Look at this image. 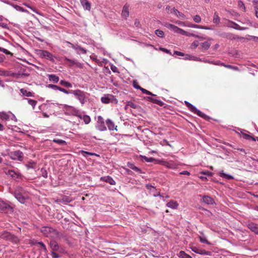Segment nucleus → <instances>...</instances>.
<instances>
[{"label": "nucleus", "instance_id": "nucleus-12", "mask_svg": "<svg viewBox=\"0 0 258 258\" xmlns=\"http://www.w3.org/2000/svg\"><path fill=\"white\" fill-rule=\"evenodd\" d=\"M100 179L105 182L109 183L111 185H115L116 183L113 178L109 176L101 177Z\"/></svg>", "mask_w": 258, "mask_h": 258}, {"label": "nucleus", "instance_id": "nucleus-55", "mask_svg": "<svg viewBox=\"0 0 258 258\" xmlns=\"http://www.w3.org/2000/svg\"><path fill=\"white\" fill-rule=\"evenodd\" d=\"M254 11L255 13V16L258 18V7L257 6H254Z\"/></svg>", "mask_w": 258, "mask_h": 258}, {"label": "nucleus", "instance_id": "nucleus-3", "mask_svg": "<svg viewBox=\"0 0 258 258\" xmlns=\"http://www.w3.org/2000/svg\"><path fill=\"white\" fill-rule=\"evenodd\" d=\"M18 191L19 192L17 193V200L21 203L24 204L28 197L27 194L23 191L22 187H17Z\"/></svg>", "mask_w": 258, "mask_h": 258}, {"label": "nucleus", "instance_id": "nucleus-33", "mask_svg": "<svg viewBox=\"0 0 258 258\" xmlns=\"http://www.w3.org/2000/svg\"><path fill=\"white\" fill-rule=\"evenodd\" d=\"M242 137L246 140H251L253 141H256V139L254 137L245 133L242 134Z\"/></svg>", "mask_w": 258, "mask_h": 258}, {"label": "nucleus", "instance_id": "nucleus-15", "mask_svg": "<svg viewBox=\"0 0 258 258\" xmlns=\"http://www.w3.org/2000/svg\"><path fill=\"white\" fill-rule=\"evenodd\" d=\"M178 205L179 204L176 201L173 200L169 201L166 204L167 207L173 209H176L178 208Z\"/></svg>", "mask_w": 258, "mask_h": 258}, {"label": "nucleus", "instance_id": "nucleus-29", "mask_svg": "<svg viewBox=\"0 0 258 258\" xmlns=\"http://www.w3.org/2000/svg\"><path fill=\"white\" fill-rule=\"evenodd\" d=\"M52 141L54 143H57L60 145H67L66 142L62 140L54 139L52 140Z\"/></svg>", "mask_w": 258, "mask_h": 258}, {"label": "nucleus", "instance_id": "nucleus-19", "mask_svg": "<svg viewBox=\"0 0 258 258\" xmlns=\"http://www.w3.org/2000/svg\"><path fill=\"white\" fill-rule=\"evenodd\" d=\"M48 87L49 88H52V89H56V90H58L62 92H63L66 94H68L69 93V91L68 90H67L66 89H64L62 88H61L59 86H57L55 85H52V84H49Z\"/></svg>", "mask_w": 258, "mask_h": 258}, {"label": "nucleus", "instance_id": "nucleus-35", "mask_svg": "<svg viewBox=\"0 0 258 258\" xmlns=\"http://www.w3.org/2000/svg\"><path fill=\"white\" fill-rule=\"evenodd\" d=\"M220 64L226 68L230 69H233L234 70H238V68L237 67L233 66L229 64H225L223 63H221Z\"/></svg>", "mask_w": 258, "mask_h": 258}, {"label": "nucleus", "instance_id": "nucleus-58", "mask_svg": "<svg viewBox=\"0 0 258 258\" xmlns=\"http://www.w3.org/2000/svg\"><path fill=\"white\" fill-rule=\"evenodd\" d=\"M134 171H136V172H138L140 173H143V172L141 170V169H140L139 168H138V167L137 166H135V167L133 169Z\"/></svg>", "mask_w": 258, "mask_h": 258}, {"label": "nucleus", "instance_id": "nucleus-41", "mask_svg": "<svg viewBox=\"0 0 258 258\" xmlns=\"http://www.w3.org/2000/svg\"><path fill=\"white\" fill-rule=\"evenodd\" d=\"M220 176L228 179H232L233 177L231 175H227L224 173H220Z\"/></svg>", "mask_w": 258, "mask_h": 258}, {"label": "nucleus", "instance_id": "nucleus-48", "mask_svg": "<svg viewBox=\"0 0 258 258\" xmlns=\"http://www.w3.org/2000/svg\"><path fill=\"white\" fill-rule=\"evenodd\" d=\"M146 187L147 188V189H148V190H150L151 191L152 190H156L155 187L154 186H152V185H151L150 184H146Z\"/></svg>", "mask_w": 258, "mask_h": 258}, {"label": "nucleus", "instance_id": "nucleus-46", "mask_svg": "<svg viewBox=\"0 0 258 258\" xmlns=\"http://www.w3.org/2000/svg\"><path fill=\"white\" fill-rule=\"evenodd\" d=\"M0 51H2L7 54H11V55H12V53L11 52H10L9 51H8L7 49L2 48V47H0Z\"/></svg>", "mask_w": 258, "mask_h": 258}, {"label": "nucleus", "instance_id": "nucleus-63", "mask_svg": "<svg viewBox=\"0 0 258 258\" xmlns=\"http://www.w3.org/2000/svg\"><path fill=\"white\" fill-rule=\"evenodd\" d=\"M180 174L189 175L190 173L187 171H183L181 172H180Z\"/></svg>", "mask_w": 258, "mask_h": 258}, {"label": "nucleus", "instance_id": "nucleus-18", "mask_svg": "<svg viewBox=\"0 0 258 258\" xmlns=\"http://www.w3.org/2000/svg\"><path fill=\"white\" fill-rule=\"evenodd\" d=\"M113 96L107 95L106 96L102 97L101 98V100L102 103L107 104L109 103L112 99Z\"/></svg>", "mask_w": 258, "mask_h": 258}, {"label": "nucleus", "instance_id": "nucleus-7", "mask_svg": "<svg viewBox=\"0 0 258 258\" xmlns=\"http://www.w3.org/2000/svg\"><path fill=\"white\" fill-rule=\"evenodd\" d=\"M191 249L192 251L201 255H211L212 254L211 251H206L205 249H200L196 246L191 247Z\"/></svg>", "mask_w": 258, "mask_h": 258}, {"label": "nucleus", "instance_id": "nucleus-16", "mask_svg": "<svg viewBox=\"0 0 258 258\" xmlns=\"http://www.w3.org/2000/svg\"><path fill=\"white\" fill-rule=\"evenodd\" d=\"M248 227L255 234H258V225L253 223L248 224Z\"/></svg>", "mask_w": 258, "mask_h": 258}, {"label": "nucleus", "instance_id": "nucleus-44", "mask_svg": "<svg viewBox=\"0 0 258 258\" xmlns=\"http://www.w3.org/2000/svg\"><path fill=\"white\" fill-rule=\"evenodd\" d=\"M193 19L196 23H200L201 21V18L199 15H196L194 17Z\"/></svg>", "mask_w": 258, "mask_h": 258}, {"label": "nucleus", "instance_id": "nucleus-10", "mask_svg": "<svg viewBox=\"0 0 258 258\" xmlns=\"http://www.w3.org/2000/svg\"><path fill=\"white\" fill-rule=\"evenodd\" d=\"M129 8L130 6L127 4H125L123 7L121 16L125 19L129 16Z\"/></svg>", "mask_w": 258, "mask_h": 258}, {"label": "nucleus", "instance_id": "nucleus-61", "mask_svg": "<svg viewBox=\"0 0 258 258\" xmlns=\"http://www.w3.org/2000/svg\"><path fill=\"white\" fill-rule=\"evenodd\" d=\"M178 33L183 35H184V34H186V31L181 28H180L179 30H178Z\"/></svg>", "mask_w": 258, "mask_h": 258}, {"label": "nucleus", "instance_id": "nucleus-34", "mask_svg": "<svg viewBox=\"0 0 258 258\" xmlns=\"http://www.w3.org/2000/svg\"><path fill=\"white\" fill-rule=\"evenodd\" d=\"M6 174L8 175H10L11 177H12L15 179V175H16V172L14 170H9L8 172H6Z\"/></svg>", "mask_w": 258, "mask_h": 258}, {"label": "nucleus", "instance_id": "nucleus-62", "mask_svg": "<svg viewBox=\"0 0 258 258\" xmlns=\"http://www.w3.org/2000/svg\"><path fill=\"white\" fill-rule=\"evenodd\" d=\"M160 50L167 53H170V50L164 48H160Z\"/></svg>", "mask_w": 258, "mask_h": 258}, {"label": "nucleus", "instance_id": "nucleus-40", "mask_svg": "<svg viewBox=\"0 0 258 258\" xmlns=\"http://www.w3.org/2000/svg\"><path fill=\"white\" fill-rule=\"evenodd\" d=\"M17 160L20 161L23 160V154L22 152H20L19 150H17Z\"/></svg>", "mask_w": 258, "mask_h": 258}, {"label": "nucleus", "instance_id": "nucleus-31", "mask_svg": "<svg viewBox=\"0 0 258 258\" xmlns=\"http://www.w3.org/2000/svg\"><path fill=\"white\" fill-rule=\"evenodd\" d=\"M140 158L142 159L145 160L147 162H152L155 160V159L152 157L148 158L145 156L140 155Z\"/></svg>", "mask_w": 258, "mask_h": 258}, {"label": "nucleus", "instance_id": "nucleus-53", "mask_svg": "<svg viewBox=\"0 0 258 258\" xmlns=\"http://www.w3.org/2000/svg\"><path fill=\"white\" fill-rule=\"evenodd\" d=\"M0 116L2 118L6 120L9 118V116L6 113H2L1 114H0Z\"/></svg>", "mask_w": 258, "mask_h": 258}, {"label": "nucleus", "instance_id": "nucleus-8", "mask_svg": "<svg viewBox=\"0 0 258 258\" xmlns=\"http://www.w3.org/2000/svg\"><path fill=\"white\" fill-rule=\"evenodd\" d=\"M160 163L162 165L170 169L176 168L178 165V164L173 161H160Z\"/></svg>", "mask_w": 258, "mask_h": 258}, {"label": "nucleus", "instance_id": "nucleus-42", "mask_svg": "<svg viewBox=\"0 0 258 258\" xmlns=\"http://www.w3.org/2000/svg\"><path fill=\"white\" fill-rule=\"evenodd\" d=\"M127 106H130L131 108L136 109L137 108V105L133 103L132 101H128L127 103Z\"/></svg>", "mask_w": 258, "mask_h": 258}, {"label": "nucleus", "instance_id": "nucleus-17", "mask_svg": "<svg viewBox=\"0 0 258 258\" xmlns=\"http://www.w3.org/2000/svg\"><path fill=\"white\" fill-rule=\"evenodd\" d=\"M203 200L204 203L209 205H212L214 203V200L210 197L204 196L203 197Z\"/></svg>", "mask_w": 258, "mask_h": 258}, {"label": "nucleus", "instance_id": "nucleus-32", "mask_svg": "<svg viewBox=\"0 0 258 258\" xmlns=\"http://www.w3.org/2000/svg\"><path fill=\"white\" fill-rule=\"evenodd\" d=\"M64 60L66 63L67 62L68 63V65L70 67H72L76 64V62L74 60L70 59L67 57L64 58Z\"/></svg>", "mask_w": 258, "mask_h": 258}, {"label": "nucleus", "instance_id": "nucleus-5", "mask_svg": "<svg viewBox=\"0 0 258 258\" xmlns=\"http://www.w3.org/2000/svg\"><path fill=\"white\" fill-rule=\"evenodd\" d=\"M70 92L73 93L76 96H77L78 99L79 100V101L82 104L84 103L85 96V93L83 91L80 90H71Z\"/></svg>", "mask_w": 258, "mask_h": 258}, {"label": "nucleus", "instance_id": "nucleus-24", "mask_svg": "<svg viewBox=\"0 0 258 258\" xmlns=\"http://www.w3.org/2000/svg\"><path fill=\"white\" fill-rule=\"evenodd\" d=\"M48 78L50 81L54 83H57L59 81L58 77L56 76L55 75H49Z\"/></svg>", "mask_w": 258, "mask_h": 258}, {"label": "nucleus", "instance_id": "nucleus-22", "mask_svg": "<svg viewBox=\"0 0 258 258\" xmlns=\"http://www.w3.org/2000/svg\"><path fill=\"white\" fill-rule=\"evenodd\" d=\"M170 13H173L176 16H177L178 17L182 18H183L184 17V14L179 12L177 9H176L175 8H173L171 12Z\"/></svg>", "mask_w": 258, "mask_h": 258}, {"label": "nucleus", "instance_id": "nucleus-20", "mask_svg": "<svg viewBox=\"0 0 258 258\" xmlns=\"http://www.w3.org/2000/svg\"><path fill=\"white\" fill-rule=\"evenodd\" d=\"M20 92L23 96H26L27 97H33L34 96V93L30 91H28L25 89H20Z\"/></svg>", "mask_w": 258, "mask_h": 258}, {"label": "nucleus", "instance_id": "nucleus-9", "mask_svg": "<svg viewBox=\"0 0 258 258\" xmlns=\"http://www.w3.org/2000/svg\"><path fill=\"white\" fill-rule=\"evenodd\" d=\"M97 123L98 124L99 130L100 131H105L106 130L104 119L101 116H98L97 117Z\"/></svg>", "mask_w": 258, "mask_h": 258}, {"label": "nucleus", "instance_id": "nucleus-59", "mask_svg": "<svg viewBox=\"0 0 258 258\" xmlns=\"http://www.w3.org/2000/svg\"><path fill=\"white\" fill-rule=\"evenodd\" d=\"M127 166H128L129 168H131L132 169H133H133H134V168L135 167V166H135L134 164H133V163H127Z\"/></svg>", "mask_w": 258, "mask_h": 258}, {"label": "nucleus", "instance_id": "nucleus-56", "mask_svg": "<svg viewBox=\"0 0 258 258\" xmlns=\"http://www.w3.org/2000/svg\"><path fill=\"white\" fill-rule=\"evenodd\" d=\"M135 25L136 27H141V24H140V21H139V20L138 19H136L135 20Z\"/></svg>", "mask_w": 258, "mask_h": 258}, {"label": "nucleus", "instance_id": "nucleus-4", "mask_svg": "<svg viewBox=\"0 0 258 258\" xmlns=\"http://www.w3.org/2000/svg\"><path fill=\"white\" fill-rule=\"evenodd\" d=\"M37 54L42 58H45L51 61L54 60L53 55L46 50L41 49L38 50L37 51Z\"/></svg>", "mask_w": 258, "mask_h": 258}, {"label": "nucleus", "instance_id": "nucleus-28", "mask_svg": "<svg viewBox=\"0 0 258 258\" xmlns=\"http://www.w3.org/2000/svg\"><path fill=\"white\" fill-rule=\"evenodd\" d=\"M59 83L61 85H62L67 88H71L72 87V84L64 80H61Z\"/></svg>", "mask_w": 258, "mask_h": 258}, {"label": "nucleus", "instance_id": "nucleus-39", "mask_svg": "<svg viewBox=\"0 0 258 258\" xmlns=\"http://www.w3.org/2000/svg\"><path fill=\"white\" fill-rule=\"evenodd\" d=\"M155 34L157 36L160 37H163L164 35V32L159 29H157L155 31Z\"/></svg>", "mask_w": 258, "mask_h": 258}, {"label": "nucleus", "instance_id": "nucleus-51", "mask_svg": "<svg viewBox=\"0 0 258 258\" xmlns=\"http://www.w3.org/2000/svg\"><path fill=\"white\" fill-rule=\"evenodd\" d=\"M201 174L205 175H207V176H211L212 175V172H211L210 171H202L201 172Z\"/></svg>", "mask_w": 258, "mask_h": 258}, {"label": "nucleus", "instance_id": "nucleus-2", "mask_svg": "<svg viewBox=\"0 0 258 258\" xmlns=\"http://www.w3.org/2000/svg\"><path fill=\"white\" fill-rule=\"evenodd\" d=\"M185 104L188 107L190 111H191V112L195 114H197L199 116L204 118H206L207 117V116L205 114L203 113L201 111L197 109L196 107H195L194 105H192L188 102L185 101Z\"/></svg>", "mask_w": 258, "mask_h": 258}, {"label": "nucleus", "instance_id": "nucleus-27", "mask_svg": "<svg viewBox=\"0 0 258 258\" xmlns=\"http://www.w3.org/2000/svg\"><path fill=\"white\" fill-rule=\"evenodd\" d=\"M220 18L219 17L218 14L217 12H215L214 15V18L213 20V23L215 24H219L220 23Z\"/></svg>", "mask_w": 258, "mask_h": 258}, {"label": "nucleus", "instance_id": "nucleus-30", "mask_svg": "<svg viewBox=\"0 0 258 258\" xmlns=\"http://www.w3.org/2000/svg\"><path fill=\"white\" fill-rule=\"evenodd\" d=\"M238 8L242 11L245 12L246 11V8L244 6V4L241 1H238Z\"/></svg>", "mask_w": 258, "mask_h": 258}, {"label": "nucleus", "instance_id": "nucleus-21", "mask_svg": "<svg viewBox=\"0 0 258 258\" xmlns=\"http://www.w3.org/2000/svg\"><path fill=\"white\" fill-rule=\"evenodd\" d=\"M231 23L232 24V25H231L230 27L235 29L238 30H245L247 29V28L241 27L238 24H236L235 22H231Z\"/></svg>", "mask_w": 258, "mask_h": 258}, {"label": "nucleus", "instance_id": "nucleus-47", "mask_svg": "<svg viewBox=\"0 0 258 258\" xmlns=\"http://www.w3.org/2000/svg\"><path fill=\"white\" fill-rule=\"evenodd\" d=\"M200 240L202 243H206L208 244H210V243L205 237H200Z\"/></svg>", "mask_w": 258, "mask_h": 258}, {"label": "nucleus", "instance_id": "nucleus-49", "mask_svg": "<svg viewBox=\"0 0 258 258\" xmlns=\"http://www.w3.org/2000/svg\"><path fill=\"white\" fill-rule=\"evenodd\" d=\"M133 86L136 89H139V90H140V89L141 88V87L139 85V84H138V82H137V81H134V82H133Z\"/></svg>", "mask_w": 258, "mask_h": 258}, {"label": "nucleus", "instance_id": "nucleus-13", "mask_svg": "<svg viewBox=\"0 0 258 258\" xmlns=\"http://www.w3.org/2000/svg\"><path fill=\"white\" fill-rule=\"evenodd\" d=\"M106 124L108 129L110 131L117 130V126H115L114 122L110 120V119H108L106 121Z\"/></svg>", "mask_w": 258, "mask_h": 258}, {"label": "nucleus", "instance_id": "nucleus-50", "mask_svg": "<svg viewBox=\"0 0 258 258\" xmlns=\"http://www.w3.org/2000/svg\"><path fill=\"white\" fill-rule=\"evenodd\" d=\"M153 103L157 104H158V105H159L160 106H162L163 104V103L161 101H160V100H157L156 99H154V100L153 101Z\"/></svg>", "mask_w": 258, "mask_h": 258}, {"label": "nucleus", "instance_id": "nucleus-14", "mask_svg": "<svg viewBox=\"0 0 258 258\" xmlns=\"http://www.w3.org/2000/svg\"><path fill=\"white\" fill-rule=\"evenodd\" d=\"M80 2L85 10L88 11L90 10L91 7V4L88 0H80Z\"/></svg>", "mask_w": 258, "mask_h": 258}, {"label": "nucleus", "instance_id": "nucleus-52", "mask_svg": "<svg viewBox=\"0 0 258 258\" xmlns=\"http://www.w3.org/2000/svg\"><path fill=\"white\" fill-rule=\"evenodd\" d=\"M51 255L52 258H58L59 257V255L55 251H51Z\"/></svg>", "mask_w": 258, "mask_h": 258}, {"label": "nucleus", "instance_id": "nucleus-64", "mask_svg": "<svg viewBox=\"0 0 258 258\" xmlns=\"http://www.w3.org/2000/svg\"><path fill=\"white\" fill-rule=\"evenodd\" d=\"M179 28H178V27L175 26V27H174V29H172V30L175 32V33H178V30H179Z\"/></svg>", "mask_w": 258, "mask_h": 258}, {"label": "nucleus", "instance_id": "nucleus-36", "mask_svg": "<svg viewBox=\"0 0 258 258\" xmlns=\"http://www.w3.org/2000/svg\"><path fill=\"white\" fill-rule=\"evenodd\" d=\"M28 102L29 105H31L32 106L33 109H34L37 103V101L34 100H32V99H28Z\"/></svg>", "mask_w": 258, "mask_h": 258}, {"label": "nucleus", "instance_id": "nucleus-25", "mask_svg": "<svg viewBox=\"0 0 258 258\" xmlns=\"http://www.w3.org/2000/svg\"><path fill=\"white\" fill-rule=\"evenodd\" d=\"M178 256L180 258H192L190 255L186 253L184 251H180L178 254Z\"/></svg>", "mask_w": 258, "mask_h": 258}, {"label": "nucleus", "instance_id": "nucleus-45", "mask_svg": "<svg viewBox=\"0 0 258 258\" xmlns=\"http://www.w3.org/2000/svg\"><path fill=\"white\" fill-rule=\"evenodd\" d=\"M17 51H19V52H22L24 53H25L26 52V51L25 50L22 46H21L20 45H18L17 44Z\"/></svg>", "mask_w": 258, "mask_h": 258}, {"label": "nucleus", "instance_id": "nucleus-26", "mask_svg": "<svg viewBox=\"0 0 258 258\" xmlns=\"http://www.w3.org/2000/svg\"><path fill=\"white\" fill-rule=\"evenodd\" d=\"M190 27L192 28H200V29H206V30H210L211 28L207 26H201L198 25L196 24H191L190 25Z\"/></svg>", "mask_w": 258, "mask_h": 258}, {"label": "nucleus", "instance_id": "nucleus-6", "mask_svg": "<svg viewBox=\"0 0 258 258\" xmlns=\"http://www.w3.org/2000/svg\"><path fill=\"white\" fill-rule=\"evenodd\" d=\"M49 246L51 249V251H59L63 252V248L59 247L58 243L54 240H51L49 242Z\"/></svg>", "mask_w": 258, "mask_h": 258}, {"label": "nucleus", "instance_id": "nucleus-57", "mask_svg": "<svg viewBox=\"0 0 258 258\" xmlns=\"http://www.w3.org/2000/svg\"><path fill=\"white\" fill-rule=\"evenodd\" d=\"M77 49H79V50H80L83 53L85 54L86 53V50L84 48H83V47H81L80 46H77Z\"/></svg>", "mask_w": 258, "mask_h": 258}, {"label": "nucleus", "instance_id": "nucleus-23", "mask_svg": "<svg viewBox=\"0 0 258 258\" xmlns=\"http://www.w3.org/2000/svg\"><path fill=\"white\" fill-rule=\"evenodd\" d=\"M211 45V42H210L208 41H205L201 44V47H202V49H203V50H204V51L207 50L210 48Z\"/></svg>", "mask_w": 258, "mask_h": 258}, {"label": "nucleus", "instance_id": "nucleus-54", "mask_svg": "<svg viewBox=\"0 0 258 258\" xmlns=\"http://www.w3.org/2000/svg\"><path fill=\"white\" fill-rule=\"evenodd\" d=\"M186 34H184V35H185V36H193L194 37H199V35H196V34H193V33H188L186 31Z\"/></svg>", "mask_w": 258, "mask_h": 258}, {"label": "nucleus", "instance_id": "nucleus-43", "mask_svg": "<svg viewBox=\"0 0 258 258\" xmlns=\"http://www.w3.org/2000/svg\"><path fill=\"white\" fill-rule=\"evenodd\" d=\"M37 245L41 247L44 251H46V247L45 245L42 242H37Z\"/></svg>", "mask_w": 258, "mask_h": 258}, {"label": "nucleus", "instance_id": "nucleus-11", "mask_svg": "<svg viewBox=\"0 0 258 258\" xmlns=\"http://www.w3.org/2000/svg\"><path fill=\"white\" fill-rule=\"evenodd\" d=\"M10 208V206L0 200V212H7L8 209Z\"/></svg>", "mask_w": 258, "mask_h": 258}, {"label": "nucleus", "instance_id": "nucleus-38", "mask_svg": "<svg viewBox=\"0 0 258 258\" xmlns=\"http://www.w3.org/2000/svg\"><path fill=\"white\" fill-rule=\"evenodd\" d=\"M223 37L230 39H235L236 37L231 33H225L223 34Z\"/></svg>", "mask_w": 258, "mask_h": 258}, {"label": "nucleus", "instance_id": "nucleus-60", "mask_svg": "<svg viewBox=\"0 0 258 258\" xmlns=\"http://www.w3.org/2000/svg\"><path fill=\"white\" fill-rule=\"evenodd\" d=\"M199 45V42L198 41H195L192 44L191 46L195 47H198Z\"/></svg>", "mask_w": 258, "mask_h": 258}, {"label": "nucleus", "instance_id": "nucleus-37", "mask_svg": "<svg viewBox=\"0 0 258 258\" xmlns=\"http://www.w3.org/2000/svg\"><path fill=\"white\" fill-rule=\"evenodd\" d=\"M83 119L85 123L87 124L89 123L91 121V118L89 116L87 115H85L83 116Z\"/></svg>", "mask_w": 258, "mask_h": 258}, {"label": "nucleus", "instance_id": "nucleus-1", "mask_svg": "<svg viewBox=\"0 0 258 258\" xmlns=\"http://www.w3.org/2000/svg\"><path fill=\"white\" fill-rule=\"evenodd\" d=\"M40 231L44 236L51 238H55L58 235L57 231L51 227H42Z\"/></svg>", "mask_w": 258, "mask_h": 258}]
</instances>
